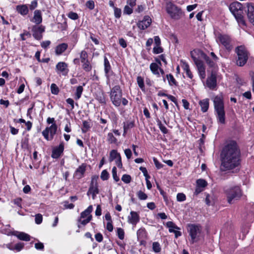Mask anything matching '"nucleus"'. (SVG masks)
Segmentation results:
<instances>
[{
  "label": "nucleus",
  "mask_w": 254,
  "mask_h": 254,
  "mask_svg": "<svg viewBox=\"0 0 254 254\" xmlns=\"http://www.w3.org/2000/svg\"><path fill=\"white\" fill-rule=\"evenodd\" d=\"M108 141L110 143H113L116 142L117 139L115 138L112 133L110 132L108 134Z\"/></svg>",
  "instance_id": "obj_50"
},
{
  "label": "nucleus",
  "mask_w": 254,
  "mask_h": 254,
  "mask_svg": "<svg viewBox=\"0 0 254 254\" xmlns=\"http://www.w3.org/2000/svg\"><path fill=\"white\" fill-rule=\"evenodd\" d=\"M64 150V143L63 142L60 143L58 146H56L53 149L52 153V157L55 159L59 158L63 154Z\"/></svg>",
  "instance_id": "obj_13"
},
{
  "label": "nucleus",
  "mask_w": 254,
  "mask_h": 254,
  "mask_svg": "<svg viewBox=\"0 0 254 254\" xmlns=\"http://www.w3.org/2000/svg\"><path fill=\"white\" fill-rule=\"evenodd\" d=\"M43 216L42 214L38 213L35 215V221L37 224H40L42 222Z\"/></svg>",
  "instance_id": "obj_52"
},
{
  "label": "nucleus",
  "mask_w": 254,
  "mask_h": 254,
  "mask_svg": "<svg viewBox=\"0 0 254 254\" xmlns=\"http://www.w3.org/2000/svg\"><path fill=\"white\" fill-rule=\"evenodd\" d=\"M153 161L156 167L160 169L163 167V165L160 163L156 158H153Z\"/></svg>",
  "instance_id": "obj_62"
},
{
  "label": "nucleus",
  "mask_w": 254,
  "mask_h": 254,
  "mask_svg": "<svg viewBox=\"0 0 254 254\" xmlns=\"http://www.w3.org/2000/svg\"><path fill=\"white\" fill-rule=\"evenodd\" d=\"M35 248L38 250H43L44 246L42 243L39 242L35 244Z\"/></svg>",
  "instance_id": "obj_64"
},
{
  "label": "nucleus",
  "mask_w": 254,
  "mask_h": 254,
  "mask_svg": "<svg viewBox=\"0 0 254 254\" xmlns=\"http://www.w3.org/2000/svg\"><path fill=\"white\" fill-rule=\"evenodd\" d=\"M216 40L219 44L222 45L227 50H231L232 49V39L228 35L218 33L216 35Z\"/></svg>",
  "instance_id": "obj_8"
},
{
  "label": "nucleus",
  "mask_w": 254,
  "mask_h": 254,
  "mask_svg": "<svg viewBox=\"0 0 254 254\" xmlns=\"http://www.w3.org/2000/svg\"><path fill=\"white\" fill-rule=\"evenodd\" d=\"M131 178L130 175L124 174L122 177V180L126 184H128L131 182Z\"/></svg>",
  "instance_id": "obj_48"
},
{
  "label": "nucleus",
  "mask_w": 254,
  "mask_h": 254,
  "mask_svg": "<svg viewBox=\"0 0 254 254\" xmlns=\"http://www.w3.org/2000/svg\"><path fill=\"white\" fill-rule=\"evenodd\" d=\"M183 106L184 108L186 110H190V103L189 102L185 99L182 100Z\"/></svg>",
  "instance_id": "obj_63"
},
{
  "label": "nucleus",
  "mask_w": 254,
  "mask_h": 254,
  "mask_svg": "<svg viewBox=\"0 0 254 254\" xmlns=\"http://www.w3.org/2000/svg\"><path fill=\"white\" fill-rule=\"evenodd\" d=\"M153 50L154 54H158L163 52V49L160 46H156L153 48Z\"/></svg>",
  "instance_id": "obj_55"
},
{
  "label": "nucleus",
  "mask_w": 254,
  "mask_h": 254,
  "mask_svg": "<svg viewBox=\"0 0 254 254\" xmlns=\"http://www.w3.org/2000/svg\"><path fill=\"white\" fill-rule=\"evenodd\" d=\"M22 199L20 197L16 198L13 200L12 202L14 204L16 205L19 207H21Z\"/></svg>",
  "instance_id": "obj_61"
},
{
  "label": "nucleus",
  "mask_w": 254,
  "mask_h": 254,
  "mask_svg": "<svg viewBox=\"0 0 254 254\" xmlns=\"http://www.w3.org/2000/svg\"><path fill=\"white\" fill-rule=\"evenodd\" d=\"M134 127V123L133 122H127L124 123V130L129 129Z\"/></svg>",
  "instance_id": "obj_47"
},
{
  "label": "nucleus",
  "mask_w": 254,
  "mask_h": 254,
  "mask_svg": "<svg viewBox=\"0 0 254 254\" xmlns=\"http://www.w3.org/2000/svg\"><path fill=\"white\" fill-rule=\"evenodd\" d=\"M156 122L157 123V125L158 126L159 128L162 132L164 134H167L168 132V130L164 126L162 125L161 121L159 119H157L156 120Z\"/></svg>",
  "instance_id": "obj_34"
},
{
  "label": "nucleus",
  "mask_w": 254,
  "mask_h": 254,
  "mask_svg": "<svg viewBox=\"0 0 254 254\" xmlns=\"http://www.w3.org/2000/svg\"><path fill=\"white\" fill-rule=\"evenodd\" d=\"M92 219V216H89L88 217L86 218L81 219V218H79L78 220V223H80L83 225H86L88 223H89Z\"/></svg>",
  "instance_id": "obj_36"
},
{
  "label": "nucleus",
  "mask_w": 254,
  "mask_h": 254,
  "mask_svg": "<svg viewBox=\"0 0 254 254\" xmlns=\"http://www.w3.org/2000/svg\"><path fill=\"white\" fill-rule=\"evenodd\" d=\"M201 55L202 58L205 60L206 64L209 67L215 69L217 67V62L218 61H214V59H211V58L203 53H202Z\"/></svg>",
  "instance_id": "obj_20"
},
{
  "label": "nucleus",
  "mask_w": 254,
  "mask_h": 254,
  "mask_svg": "<svg viewBox=\"0 0 254 254\" xmlns=\"http://www.w3.org/2000/svg\"><path fill=\"white\" fill-rule=\"evenodd\" d=\"M82 63V68L85 71H89L91 70L92 66L90 64L89 62L88 61Z\"/></svg>",
  "instance_id": "obj_42"
},
{
  "label": "nucleus",
  "mask_w": 254,
  "mask_h": 254,
  "mask_svg": "<svg viewBox=\"0 0 254 254\" xmlns=\"http://www.w3.org/2000/svg\"><path fill=\"white\" fill-rule=\"evenodd\" d=\"M68 17L72 20H76L78 18V14L74 12H70L68 14Z\"/></svg>",
  "instance_id": "obj_57"
},
{
  "label": "nucleus",
  "mask_w": 254,
  "mask_h": 254,
  "mask_svg": "<svg viewBox=\"0 0 254 254\" xmlns=\"http://www.w3.org/2000/svg\"><path fill=\"white\" fill-rule=\"evenodd\" d=\"M17 237L21 240L29 241L30 240V236L24 232H20L17 235Z\"/></svg>",
  "instance_id": "obj_33"
},
{
  "label": "nucleus",
  "mask_w": 254,
  "mask_h": 254,
  "mask_svg": "<svg viewBox=\"0 0 254 254\" xmlns=\"http://www.w3.org/2000/svg\"><path fill=\"white\" fill-rule=\"evenodd\" d=\"M109 177V174L106 170L102 171L101 174V179L103 181L107 180Z\"/></svg>",
  "instance_id": "obj_49"
},
{
  "label": "nucleus",
  "mask_w": 254,
  "mask_h": 254,
  "mask_svg": "<svg viewBox=\"0 0 254 254\" xmlns=\"http://www.w3.org/2000/svg\"><path fill=\"white\" fill-rule=\"evenodd\" d=\"M166 11L171 18L175 20L180 19L184 15L181 8L171 2L167 3Z\"/></svg>",
  "instance_id": "obj_5"
},
{
  "label": "nucleus",
  "mask_w": 254,
  "mask_h": 254,
  "mask_svg": "<svg viewBox=\"0 0 254 254\" xmlns=\"http://www.w3.org/2000/svg\"><path fill=\"white\" fill-rule=\"evenodd\" d=\"M51 93L54 95H57L59 93V88L55 83H52L51 85Z\"/></svg>",
  "instance_id": "obj_41"
},
{
  "label": "nucleus",
  "mask_w": 254,
  "mask_h": 254,
  "mask_svg": "<svg viewBox=\"0 0 254 254\" xmlns=\"http://www.w3.org/2000/svg\"><path fill=\"white\" fill-rule=\"evenodd\" d=\"M132 9L128 5H126L124 9V12L127 14H130L132 13Z\"/></svg>",
  "instance_id": "obj_59"
},
{
  "label": "nucleus",
  "mask_w": 254,
  "mask_h": 254,
  "mask_svg": "<svg viewBox=\"0 0 254 254\" xmlns=\"http://www.w3.org/2000/svg\"><path fill=\"white\" fill-rule=\"evenodd\" d=\"M188 231L191 237L190 242L192 244H193L196 241V238L201 233V227L199 225L195 224H189L188 226Z\"/></svg>",
  "instance_id": "obj_9"
},
{
  "label": "nucleus",
  "mask_w": 254,
  "mask_h": 254,
  "mask_svg": "<svg viewBox=\"0 0 254 254\" xmlns=\"http://www.w3.org/2000/svg\"><path fill=\"white\" fill-rule=\"evenodd\" d=\"M247 16L249 21L254 25V5L252 3L247 4Z\"/></svg>",
  "instance_id": "obj_19"
},
{
  "label": "nucleus",
  "mask_w": 254,
  "mask_h": 254,
  "mask_svg": "<svg viewBox=\"0 0 254 254\" xmlns=\"http://www.w3.org/2000/svg\"><path fill=\"white\" fill-rule=\"evenodd\" d=\"M112 175L115 182H117L120 180L119 177L117 176V168L116 167H114L112 169Z\"/></svg>",
  "instance_id": "obj_51"
},
{
  "label": "nucleus",
  "mask_w": 254,
  "mask_h": 254,
  "mask_svg": "<svg viewBox=\"0 0 254 254\" xmlns=\"http://www.w3.org/2000/svg\"><path fill=\"white\" fill-rule=\"evenodd\" d=\"M152 248L154 252L159 253L161 251V247L159 243L154 242L152 245Z\"/></svg>",
  "instance_id": "obj_46"
},
{
  "label": "nucleus",
  "mask_w": 254,
  "mask_h": 254,
  "mask_svg": "<svg viewBox=\"0 0 254 254\" xmlns=\"http://www.w3.org/2000/svg\"><path fill=\"white\" fill-rule=\"evenodd\" d=\"M93 207L92 205H89L86 209L82 212L80 214V218L81 219L86 218L89 216H92L90 213L92 211Z\"/></svg>",
  "instance_id": "obj_26"
},
{
  "label": "nucleus",
  "mask_w": 254,
  "mask_h": 254,
  "mask_svg": "<svg viewBox=\"0 0 254 254\" xmlns=\"http://www.w3.org/2000/svg\"><path fill=\"white\" fill-rule=\"evenodd\" d=\"M150 69L153 74L159 76V72L158 69H159L158 65L155 63H152L150 65Z\"/></svg>",
  "instance_id": "obj_30"
},
{
  "label": "nucleus",
  "mask_w": 254,
  "mask_h": 254,
  "mask_svg": "<svg viewBox=\"0 0 254 254\" xmlns=\"http://www.w3.org/2000/svg\"><path fill=\"white\" fill-rule=\"evenodd\" d=\"M224 192L227 197L229 203H233L235 201L239 199L242 195V190L238 186L225 187Z\"/></svg>",
  "instance_id": "obj_3"
},
{
  "label": "nucleus",
  "mask_w": 254,
  "mask_h": 254,
  "mask_svg": "<svg viewBox=\"0 0 254 254\" xmlns=\"http://www.w3.org/2000/svg\"><path fill=\"white\" fill-rule=\"evenodd\" d=\"M199 104L201 107V110L202 112H206L209 108V99H204L202 100H200L199 102Z\"/></svg>",
  "instance_id": "obj_24"
},
{
  "label": "nucleus",
  "mask_w": 254,
  "mask_h": 254,
  "mask_svg": "<svg viewBox=\"0 0 254 254\" xmlns=\"http://www.w3.org/2000/svg\"><path fill=\"white\" fill-rule=\"evenodd\" d=\"M83 90V88L82 86H78L77 87L76 92H75V99L76 100H78L81 97Z\"/></svg>",
  "instance_id": "obj_37"
},
{
  "label": "nucleus",
  "mask_w": 254,
  "mask_h": 254,
  "mask_svg": "<svg viewBox=\"0 0 254 254\" xmlns=\"http://www.w3.org/2000/svg\"><path fill=\"white\" fill-rule=\"evenodd\" d=\"M128 222L133 225L136 224L139 221L140 217L139 214L135 211H131L130 215L128 216Z\"/></svg>",
  "instance_id": "obj_17"
},
{
  "label": "nucleus",
  "mask_w": 254,
  "mask_h": 254,
  "mask_svg": "<svg viewBox=\"0 0 254 254\" xmlns=\"http://www.w3.org/2000/svg\"><path fill=\"white\" fill-rule=\"evenodd\" d=\"M99 186H92L90 185L89 190L87 191V194H92V197L93 199H95L96 195L97 194L99 193V190L98 189Z\"/></svg>",
  "instance_id": "obj_21"
},
{
  "label": "nucleus",
  "mask_w": 254,
  "mask_h": 254,
  "mask_svg": "<svg viewBox=\"0 0 254 254\" xmlns=\"http://www.w3.org/2000/svg\"><path fill=\"white\" fill-rule=\"evenodd\" d=\"M207 185V182L203 179H198L196 181V186L203 189Z\"/></svg>",
  "instance_id": "obj_38"
},
{
  "label": "nucleus",
  "mask_w": 254,
  "mask_h": 254,
  "mask_svg": "<svg viewBox=\"0 0 254 254\" xmlns=\"http://www.w3.org/2000/svg\"><path fill=\"white\" fill-rule=\"evenodd\" d=\"M86 165L84 163L79 166L74 173V176L78 179H80L84 177L86 171Z\"/></svg>",
  "instance_id": "obj_18"
},
{
  "label": "nucleus",
  "mask_w": 254,
  "mask_h": 254,
  "mask_svg": "<svg viewBox=\"0 0 254 254\" xmlns=\"http://www.w3.org/2000/svg\"><path fill=\"white\" fill-rule=\"evenodd\" d=\"M96 99L100 103H106V99L104 93L100 91L96 94Z\"/></svg>",
  "instance_id": "obj_32"
},
{
  "label": "nucleus",
  "mask_w": 254,
  "mask_h": 254,
  "mask_svg": "<svg viewBox=\"0 0 254 254\" xmlns=\"http://www.w3.org/2000/svg\"><path fill=\"white\" fill-rule=\"evenodd\" d=\"M214 110L218 122L224 124L225 123V112L224 110V103L222 94L215 96L213 100Z\"/></svg>",
  "instance_id": "obj_2"
},
{
  "label": "nucleus",
  "mask_w": 254,
  "mask_h": 254,
  "mask_svg": "<svg viewBox=\"0 0 254 254\" xmlns=\"http://www.w3.org/2000/svg\"><path fill=\"white\" fill-rule=\"evenodd\" d=\"M177 199L178 201H184L186 199V196L183 193H179L177 195Z\"/></svg>",
  "instance_id": "obj_53"
},
{
  "label": "nucleus",
  "mask_w": 254,
  "mask_h": 254,
  "mask_svg": "<svg viewBox=\"0 0 254 254\" xmlns=\"http://www.w3.org/2000/svg\"><path fill=\"white\" fill-rule=\"evenodd\" d=\"M104 70L106 73V76L110 71L111 67L110 64V63L106 57H104Z\"/></svg>",
  "instance_id": "obj_31"
},
{
  "label": "nucleus",
  "mask_w": 254,
  "mask_h": 254,
  "mask_svg": "<svg viewBox=\"0 0 254 254\" xmlns=\"http://www.w3.org/2000/svg\"><path fill=\"white\" fill-rule=\"evenodd\" d=\"M67 44L66 43H62L56 47V53L58 55L62 54L64 52L67 48Z\"/></svg>",
  "instance_id": "obj_25"
},
{
  "label": "nucleus",
  "mask_w": 254,
  "mask_h": 254,
  "mask_svg": "<svg viewBox=\"0 0 254 254\" xmlns=\"http://www.w3.org/2000/svg\"><path fill=\"white\" fill-rule=\"evenodd\" d=\"M137 196L140 200H145L147 198V194L141 190H139L137 192Z\"/></svg>",
  "instance_id": "obj_43"
},
{
  "label": "nucleus",
  "mask_w": 254,
  "mask_h": 254,
  "mask_svg": "<svg viewBox=\"0 0 254 254\" xmlns=\"http://www.w3.org/2000/svg\"><path fill=\"white\" fill-rule=\"evenodd\" d=\"M32 21L37 24H39L42 21L41 12L40 10H36L34 12Z\"/></svg>",
  "instance_id": "obj_22"
},
{
  "label": "nucleus",
  "mask_w": 254,
  "mask_h": 254,
  "mask_svg": "<svg viewBox=\"0 0 254 254\" xmlns=\"http://www.w3.org/2000/svg\"><path fill=\"white\" fill-rule=\"evenodd\" d=\"M16 9L17 12L22 15H26L28 14L29 11L28 8L25 4L17 5Z\"/></svg>",
  "instance_id": "obj_23"
},
{
  "label": "nucleus",
  "mask_w": 254,
  "mask_h": 254,
  "mask_svg": "<svg viewBox=\"0 0 254 254\" xmlns=\"http://www.w3.org/2000/svg\"><path fill=\"white\" fill-rule=\"evenodd\" d=\"M57 128L58 127L56 124H53L50 127H47L42 131V135L47 140H51L53 139L54 136L56 134Z\"/></svg>",
  "instance_id": "obj_10"
},
{
  "label": "nucleus",
  "mask_w": 254,
  "mask_h": 254,
  "mask_svg": "<svg viewBox=\"0 0 254 254\" xmlns=\"http://www.w3.org/2000/svg\"><path fill=\"white\" fill-rule=\"evenodd\" d=\"M117 234L118 238L120 240H123L125 238V232L123 229L121 228H117Z\"/></svg>",
  "instance_id": "obj_39"
},
{
  "label": "nucleus",
  "mask_w": 254,
  "mask_h": 254,
  "mask_svg": "<svg viewBox=\"0 0 254 254\" xmlns=\"http://www.w3.org/2000/svg\"><path fill=\"white\" fill-rule=\"evenodd\" d=\"M236 52L238 56L237 64L242 66L246 64L248 59V52L243 46L238 47L236 49Z\"/></svg>",
  "instance_id": "obj_7"
},
{
  "label": "nucleus",
  "mask_w": 254,
  "mask_h": 254,
  "mask_svg": "<svg viewBox=\"0 0 254 254\" xmlns=\"http://www.w3.org/2000/svg\"><path fill=\"white\" fill-rule=\"evenodd\" d=\"M137 82L138 86L142 91H145V86L144 84L143 78L141 76H138L137 77Z\"/></svg>",
  "instance_id": "obj_35"
},
{
  "label": "nucleus",
  "mask_w": 254,
  "mask_h": 254,
  "mask_svg": "<svg viewBox=\"0 0 254 254\" xmlns=\"http://www.w3.org/2000/svg\"><path fill=\"white\" fill-rule=\"evenodd\" d=\"M122 91L119 85H115L111 90L110 99L113 104L116 107H119L121 104Z\"/></svg>",
  "instance_id": "obj_6"
},
{
  "label": "nucleus",
  "mask_w": 254,
  "mask_h": 254,
  "mask_svg": "<svg viewBox=\"0 0 254 254\" xmlns=\"http://www.w3.org/2000/svg\"><path fill=\"white\" fill-rule=\"evenodd\" d=\"M151 23V19L149 16H145L143 19L137 23L138 27L141 30H145L147 28Z\"/></svg>",
  "instance_id": "obj_16"
},
{
  "label": "nucleus",
  "mask_w": 254,
  "mask_h": 254,
  "mask_svg": "<svg viewBox=\"0 0 254 254\" xmlns=\"http://www.w3.org/2000/svg\"><path fill=\"white\" fill-rule=\"evenodd\" d=\"M20 36L21 37V40L24 41L26 40L25 37L27 36V37L29 38L31 37V34L28 31H24L23 33L20 34Z\"/></svg>",
  "instance_id": "obj_58"
},
{
  "label": "nucleus",
  "mask_w": 254,
  "mask_h": 254,
  "mask_svg": "<svg viewBox=\"0 0 254 254\" xmlns=\"http://www.w3.org/2000/svg\"><path fill=\"white\" fill-rule=\"evenodd\" d=\"M57 72L62 73L63 75H66L68 72L67 64L64 62H59L56 66Z\"/></svg>",
  "instance_id": "obj_14"
},
{
  "label": "nucleus",
  "mask_w": 254,
  "mask_h": 254,
  "mask_svg": "<svg viewBox=\"0 0 254 254\" xmlns=\"http://www.w3.org/2000/svg\"><path fill=\"white\" fill-rule=\"evenodd\" d=\"M95 238L96 240L99 242L100 243L103 241V237L101 233H98L95 235Z\"/></svg>",
  "instance_id": "obj_60"
},
{
  "label": "nucleus",
  "mask_w": 254,
  "mask_h": 254,
  "mask_svg": "<svg viewBox=\"0 0 254 254\" xmlns=\"http://www.w3.org/2000/svg\"><path fill=\"white\" fill-rule=\"evenodd\" d=\"M166 226L169 228L170 233H174L176 230H180V228L173 222L168 221L166 223Z\"/></svg>",
  "instance_id": "obj_28"
},
{
  "label": "nucleus",
  "mask_w": 254,
  "mask_h": 254,
  "mask_svg": "<svg viewBox=\"0 0 254 254\" xmlns=\"http://www.w3.org/2000/svg\"><path fill=\"white\" fill-rule=\"evenodd\" d=\"M121 155L116 150H112L110 153L109 160L110 162L113 161L115 159H117Z\"/></svg>",
  "instance_id": "obj_29"
},
{
  "label": "nucleus",
  "mask_w": 254,
  "mask_h": 254,
  "mask_svg": "<svg viewBox=\"0 0 254 254\" xmlns=\"http://www.w3.org/2000/svg\"><path fill=\"white\" fill-rule=\"evenodd\" d=\"M87 58L88 55L87 52L84 50L82 51L80 54V58L81 63H84L86 61H88V60H87Z\"/></svg>",
  "instance_id": "obj_40"
},
{
  "label": "nucleus",
  "mask_w": 254,
  "mask_h": 254,
  "mask_svg": "<svg viewBox=\"0 0 254 254\" xmlns=\"http://www.w3.org/2000/svg\"><path fill=\"white\" fill-rule=\"evenodd\" d=\"M121 9L117 7H114V15L116 18H119L121 16Z\"/></svg>",
  "instance_id": "obj_56"
},
{
  "label": "nucleus",
  "mask_w": 254,
  "mask_h": 254,
  "mask_svg": "<svg viewBox=\"0 0 254 254\" xmlns=\"http://www.w3.org/2000/svg\"><path fill=\"white\" fill-rule=\"evenodd\" d=\"M32 31L34 38L37 40H40L43 37L42 33L45 31V27L42 25H34L32 28Z\"/></svg>",
  "instance_id": "obj_12"
},
{
  "label": "nucleus",
  "mask_w": 254,
  "mask_h": 254,
  "mask_svg": "<svg viewBox=\"0 0 254 254\" xmlns=\"http://www.w3.org/2000/svg\"><path fill=\"white\" fill-rule=\"evenodd\" d=\"M166 78L168 81V83L170 86H177L178 85V82H177L176 80L175 79V78L174 77L173 75L172 74H167Z\"/></svg>",
  "instance_id": "obj_27"
},
{
  "label": "nucleus",
  "mask_w": 254,
  "mask_h": 254,
  "mask_svg": "<svg viewBox=\"0 0 254 254\" xmlns=\"http://www.w3.org/2000/svg\"><path fill=\"white\" fill-rule=\"evenodd\" d=\"M206 84L210 89H214L216 86V75L213 71L211 72V75L208 77Z\"/></svg>",
  "instance_id": "obj_15"
},
{
  "label": "nucleus",
  "mask_w": 254,
  "mask_h": 254,
  "mask_svg": "<svg viewBox=\"0 0 254 254\" xmlns=\"http://www.w3.org/2000/svg\"><path fill=\"white\" fill-rule=\"evenodd\" d=\"M90 128V123L86 121H84L83 122V128L82 131L83 132H86Z\"/></svg>",
  "instance_id": "obj_44"
},
{
  "label": "nucleus",
  "mask_w": 254,
  "mask_h": 254,
  "mask_svg": "<svg viewBox=\"0 0 254 254\" xmlns=\"http://www.w3.org/2000/svg\"><path fill=\"white\" fill-rule=\"evenodd\" d=\"M85 5L90 10L93 9L95 7L94 2L91 0L87 1Z\"/></svg>",
  "instance_id": "obj_54"
},
{
  "label": "nucleus",
  "mask_w": 254,
  "mask_h": 254,
  "mask_svg": "<svg viewBox=\"0 0 254 254\" xmlns=\"http://www.w3.org/2000/svg\"><path fill=\"white\" fill-rule=\"evenodd\" d=\"M229 9L231 12L235 17L237 21L239 23L245 25V21L244 20L243 13V6L242 4L238 1H235L230 4Z\"/></svg>",
  "instance_id": "obj_4"
},
{
  "label": "nucleus",
  "mask_w": 254,
  "mask_h": 254,
  "mask_svg": "<svg viewBox=\"0 0 254 254\" xmlns=\"http://www.w3.org/2000/svg\"><path fill=\"white\" fill-rule=\"evenodd\" d=\"M241 152L237 143L232 141L223 148L221 153V169L227 171L234 169L240 164Z\"/></svg>",
  "instance_id": "obj_1"
},
{
  "label": "nucleus",
  "mask_w": 254,
  "mask_h": 254,
  "mask_svg": "<svg viewBox=\"0 0 254 254\" xmlns=\"http://www.w3.org/2000/svg\"><path fill=\"white\" fill-rule=\"evenodd\" d=\"M99 177L97 175H94L91 177V180L90 185L98 186V180Z\"/></svg>",
  "instance_id": "obj_45"
},
{
  "label": "nucleus",
  "mask_w": 254,
  "mask_h": 254,
  "mask_svg": "<svg viewBox=\"0 0 254 254\" xmlns=\"http://www.w3.org/2000/svg\"><path fill=\"white\" fill-rule=\"evenodd\" d=\"M194 62L196 65L199 75L201 79L205 78V67L201 60L198 59H194Z\"/></svg>",
  "instance_id": "obj_11"
}]
</instances>
